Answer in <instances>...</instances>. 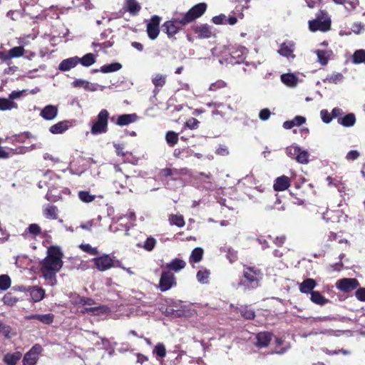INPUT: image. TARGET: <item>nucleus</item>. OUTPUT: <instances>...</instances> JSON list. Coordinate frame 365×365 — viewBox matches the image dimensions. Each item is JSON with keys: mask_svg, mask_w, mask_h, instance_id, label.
I'll return each instance as SVG.
<instances>
[{"mask_svg": "<svg viewBox=\"0 0 365 365\" xmlns=\"http://www.w3.org/2000/svg\"><path fill=\"white\" fill-rule=\"evenodd\" d=\"M34 139L36 140V137L33 135L30 132H23L19 134H15L11 136H7L5 138L6 142L11 143L12 144L14 143H24L26 142L27 139Z\"/></svg>", "mask_w": 365, "mask_h": 365, "instance_id": "4468645a", "label": "nucleus"}, {"mask_svg": "<svg viewBox=\"0 0 365 365\" xmlns=\"http://www.w3.org/2000/svg\"><path fill=\"white\" fill-rule=\"evenodd\" d=\"M122 68V66L119 63H113L108 65H104L101 67L100 71L104 73H111L114 71H117Z\"/></svg>", "mask_w": 365, "mask_h": 365, "instance_id": "e433bc0d", "label": "nucleus"}, {"mask_svg": "<svg viewBox=\"0 0 365 365\" xmlns=\"http://www.w3.org/2000/svg\"><path fill=\"white\" fill-rule=\"evenodd\" d=\"M295 50V43L292 41H285L281 43L279 49L277 53L284 57L287 58L294 59L295 55L294 54Z\"/></svg>", "mask_w": 365, "mask_h": 365, "instance_id": "9d476101", "label": "nucleus"}, {"mask_svg": "<svg viewBox=\"0 0 365 365\" xmlns=\"http://www.w3.org/2000/svg\"><path fill=\"white\" fill-rule=\"evenodd\" d=\"M79 63V57L75 56L63 60L59 66L58 69L61 71H68L74 68Z\"/></svg>", "mask_w": 365, "mask_h": 365, "instance_id": "a211bd4d", "label": "nucleus"}, {"mask_svg": "<svg viewBox=\"0 0 365 365\" xmlns=\"http://www.w3.org/2000/svg\"><path fill=\"white\" fill-rule=\"evenodd\" d=\"M206 8L207 5L205 3L198 4L190 9L181 19L175 18L165 22L163 26V29L168 36H173L178 32L180 26L186 25L202 16Z\"/></svg>", "mask_w": 365, "mask_h": 365, "instance_id": "f03ea898", "label": "nucleus"}, {"mask_svg": "<svg viewBox=\"0 0 365 365\" xmlns=\"http://www.w3.org/2000/svg\"><path fill=\"white\" fill-rule=\"evenodd\" d=\"M27 152H29V149L27 148V147L25 146H19L14 149H9L10 154L12 153L16 155H23L26 153Z\"/></svg>", "mask_w": 365, "mask_h": 365, "instance_id": "bf43d9fd", "label": "nucleus"}, {"mask_svg": "<svg viewBox=\"0 0 365 365\" xmlns=\"http://www.w3.org/2000/svg\"><path fill=\"white\" fill-rule=\"evenodd\" d=\"M21 354L19 351H16L12 354H6L4 357V361L7 365H16L20 360Z\"/></svg>", "mask_w": 365, "mask_h": 365, "instance_id": "7c9ffc66", "label": "nucleus"}, {"mask_svg": "<svg viewBox=\"0 0 365 365\" xmlns=\"http://www.w3.org/2000/svg\"><path fill=\"white\" fill-rule=\"evenodd\" d=\"M114 168L115 173L118 174L116 177L119 178L118 180L114 181L116 192L118 194L123 193V192L122 191V190H125L128 186L127 180L129 177L128 175H124L121 173V169L118 165H115Z\"/></svg>", "mask_w": 365, "mask_h": 365, "instance_id": "9b49d317", "label": "nucleus"}, {"mask_svg": "<svg viewBox=\"0 0 365 365\" xmlns=\"http://www.w3.org/2000/svg\"><path fill=\"white\" fill-rule=\"evenodd\" d=\"M43 215L50 220H56L58 217V209L56 206L47 205L43 208Z\"/></svg>", "mask_w": 365, "mask_h": 365, "instance_id": "cd10ccee", "label": "nucleus"}, {"mask_svg": "<svg viewBox=\"0 0 365 365\" xmlns=\"http://www.w3.org/2000/svg\"><path fill=\"white\" fill-rule=\"evenodd\" d=\"M195 32L202 38H210L212 34L210 27L207 24L197 26L195 28Z\"/></svg>", "mask_w": 365, "mask_h": 365, "instance_id": "bb28decb", "label": "nucleus"}, {"mask_svg": "<svg viewBox=\"0 0 365 365\" xmlns=\"http://www.w3.org/2000/svg\"><path fill=\"white\" fill-rule=\"evenodd\" d=\"M160 19L158 16L152 17L150 21L147 25V32L150 39H155L159 34V24Z\"/></svg>", "mask_w": 365, "mask_h": 365, "instance_id": "ddd939ff", "label": "nucleus"}, {"mask_svg": "<svg viewBox=\"0 0 365 365\" xmlns=\"http://www.w3.org/2000/svg\"><path fill=\"white\" fill-rule=\"evenodd\" d=\"M81 249L92 255H96L98 254V250L96 247H92L89 244L81 245Z\"/></svg>", "mask_w": 365, "mask_h": 365, "instance_id": "5fc2aeb1", "label": "nucleus"}, {"mask_svg": "<svg viewBox=\"0 0 365 365\" xmlns=\"http://www.w3.org/2000/svg\"><path fill=\"white\" fill-rule=\"evenodd\" d=\"M73 4L76 6H84L86 9H91L93 8L90 4V0H73Z\"/></svg>", "mask_w": 365, "mask_h": 365, "instance_id": "4d7b16f0", "label": "nucleus"}, {"mask_svg": "<svg viewBox=\"0 0 365 365\" xmlns=\"http://www.w3.org/2000/svg\"><path fill=\"white\" fill-rule=\"evenodd\" d=\"M161 175L164 177H173V179H176L178 175V171L176 169L165 168L161 170Z\"/></svg>", "mask_w": 365, "mask_h": 365, "instance_id": "6e6d98bb", "label": "nucleus"}, {"mask_svg": "<svg viewBox=\"0 0 365 365\" xmlns=\"http://www.w3.org/2000/svg\"><path fill=\"white\" fill-rule=\"evenodd\" d=\"M359 285V282L355 278H344L336 283V288L343 292H349L357 288Z\"/></svg>", "mask_w": 365, "mask_h": 365, "instance_id": "0eeeda50", "label": "nucleus"}, {"mask_svg": "<svg viewBox=\"0 0 365 365\" xmlns=\"http://www.w3.org/2000/svg\"><path fill=\"white\" fill-rule=\"evenodd\" d=\"M256 338V345L258 347H265L269 344L272 339V334L269 332H260L257 334Z\"/></svg>", "mask_w": 365, "mask_h": 365, "instance_id": "393cba45", "label": "nucleus"}, {"mask_svg": "<svg viewBox=\"0 0 365 365\" xmlns=\"http://www.w3.org/2000/svg\"><path fill=\"white\" fill-rule=\"evenodd\" d=\"M109 113L107 110L103 109L98 113L96 119L92 123L91 133L93 135L105 133L108 130V120Z\"/></svg>", "mask_w": 365, "mask_h": 365, "instance_id": "7ed1b4c3", "label": "nucleus"}, {"mask_svg": "<svg viewBox=\"0 0 365 365\" xmlns=\"http://www.w3.org/2000/svg\"><path fill=\"white\" fill-rule=\"evenodd\" d=\"M310 300L318 305L323 306L327 304L329 300L323 297L320 292L317 291H312L310 294Z\"/></svg>", "mask_w": 365, "mask_h": 365, "instance_id": "c85d7f7f", "label": "nucleus"}, {"mask_svg": "<svg viewBox=\"0 0 365 365\" xmlns=\"http://www.w3.org/2000/svg\"><path fill=\"white\" fill-rule=\"evenodd\" d=\"M175 284L174 274L170 271L163 272L159 283V288L162 292L170 289Z\"/></svg>", "mask_w": 365, "mask_h": 365, "instance_id": "6e6552de", "label": "nucleus"}, {"mask_svg": "<svg viewBox=\"0 0 365 365\" xmlns=\"http://www.w3.org/2000/svg\"><path fill=\"white\" fill-rule=\"evenodd\" d=\"M24 48L22 46H16L9 51V58L20 57L24 54Z\"/></svg>", "mask_w": 365, "mask_h": 365, "instance_id": "3c124183", "label": "nucleus"}, {"mask_svg": "<svg viewBox=\"0 0 365 365\" xmlns=\"http://www.w3.org/2000/svg\"><path fill=\"white\" fill-rule=\"evenodd\" d=\"M343 79H344V76L341 73H331L330 76H327L325 79L323 80V81L324 83L328 82V83H331L337 84V83L342 82Z\"/></svg>", "mask_w": 365, "mask_h": 365, "instance_id": "4c0bfd02", "label": "nucleus"}, {"mask_svg": "<svg viewBox=\"0 0 365 365\" xmlns=\"http://www.w3.org/2000/svg\"><path fill=\"white\" fill-rule=\"evenodd\" d=\"M355 296L358 300L365 302V288H359L355 292Z\"/></svg>", "mask_w": 365, "mask_h": 365, "instance_id": "774afa93", "label": "nucleus"}, {"mask_svg": "<svg viewBox=\"0 0 365 365\" xmlns=\"http://www.w3.org/2000/svg\"><path fill=\"white\" fill-rule=\"evenodd\" d=\"M11 285V279L8 275L2 274L0 276V289L6 290Z\"/></svg>", "mask_w": 365, "mask_h": 365, "instance_id": "8fccbe9b", "label": "nucleus"}, {"mask_svg": "<svg viewBox=\"0 0 365 365\" xmlns=\"http://www.w3.org/2000/svg\"><path fill=\"white\" fill-rule=\"evenodd\" d=\"M365 26L359 22L354 23L352 25L351 30L354 33L359 34L364 31Z\"/></svg>", "mask_w": 365, "mask_h": 365, "instance_id": "680f3d73", "label": "nucleus"}, {"mask_svg": "<svg viewBox=\"0 0 365 365\" xmlns=\"http://www.w3.org/2000/svg\"><path fill=\"white\" fill-rule=\"evenodd\" d=\"M73 126L72 120L60 121L49 128V131L52 134H62Z\"/></svg>", "mask_w": 365, "mask_h": 365, "instance_id": "2eb2a0df", "label": "nucleus"}, {"mask_svg": "<svg viewBox=\"0 0 365 365\" xmlns=\"http://www.w3.org/2000/svg\"><path fill=\"white\" fill-rule=\"evenodd\" d=\"M58 115V108L57 107L48 105L44 107L41 112V116L47 120H51L54 119Z\"/></svg>", "mask_w": 365, "mask_h": 365, "instance_id": "6ab92c4d", "label": "nucleus"}, {"mask_svg": "<svg viewBox=\"0 0 365 365\" xmlns=\"http://www.w3.org/2000/svg\"><path fill=\"white\" fill-rule=\"evenodd\" d=\"M212 22L215 24H223L227 23V17L224 14L214 16L212 18Z\"/></svg>", "mask_w": 365, "mask_h": 365, "instance_id": "69168bd1", "label": "nucleus"}, {"mask_svg": "<svg viewBox=\"0 0 365 365\" xmlns=\"http://www.w3.org/2000/svg\"><path fill=\"white\" fill-rule=\"evenodd\" d=\"M344 5V9L348 12H351L356 9V7L359 5V0H344L343 4Z\"/></svg>", "mask_w": 365, "mask_h": 365, "instance_id": "a18cd8bd", "label": "nucleus"}, {"mask_svg": "<svg viewBox=\"0 0 365 365\" xmlns=\"http://www.w3.org/2000/svg\"><path fill=\"white\" fill-rule=\"evenodd\" d=\"M202 255H203V250L200 247H196L195 248L192 253H191V255L190 257V262H199L202 258Z\"/></svg>", "mask_w": 365, "mask_h": 365, "instance_id": "58836bf2", "label": "nucleus"}, {"mask_svg": "<svg viewBox=\"0 0 365 365\" xmlns=\"http://www.w3.org/2000/svg\"><path fill=\"white\" fill-rule=\"evenodd\" d=\"M309 153L307 150L300 147V151L298 152L296 161L300 164H307L309 162Z\"/></svg>", "mask_w": 365, "mask_h": 365, "instance_id": "c9c22d12", "label": "nucleus"}, {"mask_svg": "<svg viewBox=\"0 0 365 365\" xmlns=\"http://www.w3.org/2000/svg\"><path fill=\"white\" fill-rule=\"evenodd\" d=\"M271 112L268 108H264L260 110L259 118L262 120H267L269 118Z\"/></svg>", "mask_w": 365, "mask_h": 365, "instance_id": "338daca9", "label": "nucleus"}, {"mask_svg": "<svg viewBox=\"0 0 365 365\" xmlns=\"http://www.w3.org/2000/svg\"><path fill=\"white\" fill-rule=\"evenodd\" d=\"M108 312L109 309L106 306H86L81 310V312L83 314H90L94 316H98Z\"/></svg>", "mask_w": 365, "mask_h": 365, "instance_id": "f3484780", "label": "nucleus"}, {"mask_svg": "<svg viewBox=\"0 0 365 365\" xmlns=\"http://www.w3.org/2000/svg\"><path fill=\"white\" fill-rule=\"evenodd\" d=\"M314 53L317 56L318 62L322 66H325L328 63V59L331 55V51H323V50H317Z\"/></svg>", "mask_w": 365, "mask_h": 365, "instance_id": "72a5a7b5", "label": "nucleus"}, {"mask_svg": "<svg viewBox=\"0 0 365 365\" xmlns=\"http://www.w3.org/2000/svg\"><path fill=\"white\" fill-rule=\"evenodd\" d=\"M210 276V271L207 269L199 270L197 273V281L202 284H206L208 282Z\"/></svg>", "mask_w": 365, "mask_h": 365, "instance_id": "37998d69", "label": "nucleus"}, {"mask_svg": "<svg viewBox=\"0 0 365 365\" xmlns=\"http://www.w3.org/2000/svg\"><path fill=\"white\" fill-rule=\"evenodd\" d=\"M282 82L289 87H296L299 79L294 73H284L281 76Z\"/></svg>", "mask_w": 365, "mask_h": 365, "instance_id": "b1692460", "label": "nucleus"}, {"mask_svg": "<svg viewBox=\"0 0 365 365\" xmlns=\"http://www.w3.org/2000/svg\"><path fill=\"white\" fill-rule=\"evenodd\" d=\"M153 351L156 355L162 358L165 357L166 355L165 346L162 343L157 344Z\"/></svg>", "mask_w": 365, "mask_h": 365, "instance_id": "864d4df0", "label": "nucleus"}, {"mask_svg": "<svg viewBox=\"0 0 365 365\" xmlns=\"http://www.w3.org/2000/svg\"><path fill=\"white\" fill-rule=\"evenodd\" d=\"M78 197L82 202L89 203L96 199V195H91L88 191H79Z\"/></svg>", "mask_w": 365, "mask_h": 365, "instance_id": "79ce46f5", "label": "nucleus"}, {"mask_svg": "<svg viewBox=\"0 0 365 365\" xmlns=\"http://www.w3.org/2000/svg\"><path fill=\"white\" fill-rule=\"evenodd\" d=\"M18 105L16 103L10 101L8 98H0V110H10L16 109Z\"/></svg>", "mask_w": 365, "mask_h": 365, "instance_id": "2f4dec72", "label": "nucleus"}, {"mask_svg": "<svg viewBox=\"0 0 365 365\" xmlns=\"http://www.w3.org/2000/svg\"><path fill=\"white\" fill-rule=\"evenodd\" d=\"M243 275L246 280L243 282V284L245 285L246 282L249 283L250 285H248V288L257 287L262 277L261 270L255 267H245L243 270Z\"/></svg>", "mask_w": 365, "mask_h": 365, "instance_id": "39448f33", "label": "nucleus"}, {"mask_svg": "<svg viewBox=\"0 0 365 365\" xmlns=\"http://www.w3.org/2000/svg\"><path fill=\"white\" fill-rule=\"evenodd\" d=\"M96 62V56L91 53H87L82 58H79V63L86 67L91 66Z\"/></svg>", "mask_w": 365, "mask_h": 365, "instance_id": "f704fd0d", "label": "nucleus"}, {"mask_svg": "<svg viewBox=\"0 0 365 365\" xmlns=\"http://www.w3.org/2000/svg\"><path fill=\"white\" fill-rule=\"evenodd\" d=\"M331 26V19L325 11H321L317 18L309 23V29L312 31H327Z\"/></svg>", "mask_w": 365, "mask_h": 365, "instance_id": "20e7f679", "label": "nucleus"}, {"mask_svg": "<svg viewBox=\"0 0 365 365\" xmlns=\"http://www.w3.org/2000/svg\"><path fill=\"white\" fill-rule=\"evenodd\" d=\"M169 221L171 225L179 227H182L185 225V220L181 215H171L169 217Z\"/></svg>", "mask_w": 365, "mask_h": 365, "instance_id": "a19ab883", "label": "nucleus"}, {"mask_svg": "<svg viewBox=\"0 0 365 365\" xmlns=\"http://www.w3.org/2000/svg\"><path fill=\"white\" fill-rule=\"evenodd\" d=\"M191 154H189L188 150H186L185 149H175L173 153V155L178 158L188 157Z\"/></svg>", "mask_w": 365, "mask_h": 365, "instance_id": "e2e57ef3", "label": "nucleus"}, {"mask_svg": "<svg viewBox=\"0 0 365 365\" xmlns=\"http://www.w3.org/2000/svg\"><path fill=\"white\" fill-rule=\"evenodd\" d=\"M124 9L132 15H136L140 10L141 6L136 0H125Z\"/></svg>", "mask_w": 365, "mask_h": 365, "instance_id": "a878e982", "label": "nucleus"}, {"mask_svg": "<svg viewBox=\"0 0 365 365\" xmlns=\"http://www.w3.org/2000/svg\"><path fill=\"white\" fill-rule=\"evenodd\" d=\"M316 286V281L314 279L308 278L299 284V291L303 294H311Z\"/></svg>", "mask_w": 365, "mask_h": 365, "instance_id": "aec40b11", "label": "nucleus"}, {"mask_svg": "<svg viewBox=\"0 0 365 365\" xmlns=\"http://www.w3.org/2000/svg\"><path fill=\"white\" fill-rule=\"evenodd\" d=\"M93 261L96 268L101 272L109 269L113 267V259L108 255H103L101 257L94 258Z\"/></svg>", "mask_w": 365, "mask_h": 365, "instance_id": "1a4fd4ad", "label": "nucleus"}, {"mask_svg": "<svg viewBox=\"0 0 365 365\" xmlns=\"http://www.w3.org/2000/svg\"><path fill=\"white\" fill-rule=\"evenodd\" d=\"M165 139L170 146L175 145L178 141V134L173 131H168L166 133Z\"/></svg>", "mask_w": 365, "mask_h": 365, "instance_id": "de8ad7c7", "label": "nucleus"}, {"mask_svg": "<svg viewBox=\"0 0 365 365\" xmlns=\"http://www.w3.org/2000/svg\"><path fill=\"white\" fill-rule=\"evenodd\" d=\"M241 314L244 318L247 319H252L255 316V312L252 309H248L247 308H243L241 309Z\"/></svg>", "mask_w": 365, "mask_h": 365, "instance_id": "13d9d810", "label": "nucleus"}, {"mask_svg": "<svg viewBox=\"0 0 365 365\" xmlns=\"http://www.w3.org/2000/svg\"><path fill=\"white\" fill-rule=\"evenodd\" d=\"M31 300L34 302H38L41 301L45 296V291L43 289L38 287H31L28 289Z\"/></svg>", "mask_w": 365, "mask_h": 365, "instance_id": "412c9836", "label": "nucleus"}, {"mask_svg": "<svg viewBox=\"0 0 365 365\" xmlns=\"http://www.w3.org/2000/svg\"><path fill=\"white\" fill-rule=\"evenodd\" d=\"M27 320L36 319L44 324H51L53 322V314H30L25 317Z\"/></svg>", "mask_w": 365, "mask_h": 365, "instance_id": "4be33fe9", "label": "nucleus"}, {"mask_svg": "<svg viewBox=\"0 0 365 365\" xmlns=\"http://www.w3.org/2000/svg\"><path fill=\"white\" fill-rule=\"evenodd\" d=\"M0 334L6 338H11V328L10 326L4 324L0 322Z\"/></svg>", "mask_w": 365, "mask_h": 365, "instance_id": "603ef678", "label": "nucleus"}, {"mask_svg": "<svg viewBox=\"0 0 365 365\" xmlns=\"http://www.w3.org/2000/svg\"><path fill=\"white\" fill-rule=\"evenodd\" d=\"M186 262L180 259L176 258L167 264V267L172 271L179 272L185 268Z\"/></svg>", "mask_w": 365, "mask_h": 365, "instance_id": "c756f323", "label": "nucleus"}, {"mask_svg": "<svg viewBox=\"0 0 365 365\" xmlns=\"http://www.w3.org/2000/svg\"><path fill=\"white\" fill-rule=\"evenodd\" d=\"M137 120V115L135 113L132 114H123L115 117L113 116L111 118V121L116 125L120 126H124L134 123Z\"/></svg>", "mask_w": 365, "mask_h": 365, "instance_id": "dca6fc26", "label": "nucleus"}, {"mask_svg": "<svg viewBox=\"0 0 365 365\" xmlns=\"http://www.w3.org/2000/svg\"><path fill=\"white\" fill-rule=\"evenodd\" d=\"M290 185V180L288 177L282 175L275 180L274 189L276 191H283L287 190Z\"/></svg>", "mask_w": 365, "mask_h": 365, "instance_id": "5701e85b", "label": "nucleus"}, {"mask_svg": "<svg viewBox=\"0 0 365 365\" xmlns=\"http://www.w3.org/2000/svg\"><path fill=\"white\" fill-rule=\"evenodd\" d=\"M152 82L155 87H163L166 82V77L162 74H156L152 78Z\"/></svg>", "mask_w": 365, "mask_h": 365, "instance_id": "49530a36", "label": "nucleus"}, {"mask_svg": "<svg viewBox=\"0 0 365 365\" xmlns=\"http://www.w3.org/2000/svg\"><path fill=\"white\" fill-rule=\"evenodd\" d=\"M225 86V83L222 81H217L215 83L210 84L209 87V90L212 91H215L219 88H224Z\"/></svg>", "mask_w": 365, "mask_h": 365, "instance_id": "0e129e2a", "label": "nucleus"}, {"mask_svg": "<svg viewBox=\"0 0 365 365\" xmlns=\"http://www.w3.org/2000/svg\"><path fill=\"white\" fill-rule=\"evenodd\" d=\"M63 254L61 250L56 247H51L48 249L47 257L41 262V272L51 285L56 284V275L63 266Z\"/></svg>", "mask_w": 365, "mask_h": 365, "instance_id": "f257e3e1", "label": "nucleus"}, {"mask_svg": "<svg viewBox=\"0 0 365 365\" xmlns=\"http://www.w3.org/2000/svg\"><path fill=\"white\" fill-rule=\"evenodd\" d=\"M299 151H300V147L297 145H290L286 148L287 155L294 160Z\"/></svg>", "mask_w": 365, "mask_h": 365, "instance_id": "09e8293b", "label": "nucleus"}, {"mask_svg": "<svg viewBox=\"0 0 365 365\" xmlns=\"http://www.w3.org/2000/svg\"><path fill=\"white\" fill-rule=\"evenodd\" d=\"M156 245V240L153 237H149L143 242V245L138 244V247H143L145 250L150 252L152 251Z\"/></svg>", "mask_w": 365, "mask_h": 365, "instance_id": "ea45409f", "label": "nucleus"}, {"mask_svg": "<svg viewBox=\"0 0 365 365\" xmlns=\"http://www.w3.org/2000/svg\"><path fill=\"white\" fill-rule=\"evenodd\" d=\"M247 53V49L245 46H233L229 48V53L231 58L235 59L236 61L233 63H240L243 61L245 56ZM230 63H232V61Z\"/></svg>", "mask_w": 365, "mask_h": 365, "instance_id": "f8f14e48", "label": "nucleus"}, {"mask_svg": "<svg viewBox=\"0 0 365 365\" xmlns=\"http://www.w3.org/2000/svg\"><path fill=\"white\" fill-rule=\"evenodd\" d=\"M365 61V50H357L353 54V63H361Z\"/></svg>", "mask_w": 365, "mask_h": 365, "instance_id": "c03bdc74", "label": "nucleus"}, {"mask_svg": "<svg viewBox=\"0 0 365 365\" xmlns=\"http://www.w3.org/2000/svg\"><path fill=\"white\" fill-rule=\"evenodd\" d=\"M42 351V347L39 344H35L24 355L23 359L24 365H34L36 364L38 356Z\"/></svg>", "mask_w": 365, "mask_h": 365, "instance_id": "423d86ee", "label": "nucleus"}, {"mask_svg": "<svg viewBox=\"0 0 365 365\" xmlns=\"http://www.w3.org/2000/svg\"><path fill=\"white\" fill-rule=\"evenodd\" d=\"M356 122L355 115L353 113H349L343 118L338 119V123L344 127H351L354 125Z\"/></svg>", "mask_w": 365, "mask_h": 365, "instance_id": "473e14b6", "label": "nucleus"}, {"mask_svg": "<svg viewBox=\"0 0 365 365\" xmlns=\"http://www.w3.org/2000/svg\"><path fill=\"white\" fill-rule=\"evenodd\" d=\"M76 303L82 304L83 306H93L95 304V302L90 298L78 297V301Z\"/></svg>", "mask_w": 365, "mask_h": 365, "instance_id": "052dcab7", "label": "nucleus"}]
</instances>
